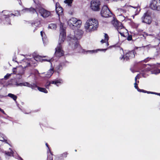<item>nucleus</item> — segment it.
<instances>
[{
	"label": "nucleus",
	"mask_w": 160,
	"mask_h": 160,
	"mask_svg": "<svg viewBox=\"0 0 160 160\" xmlns=\"http://www.w3.org/2000/svg\"><path fill=\"white\" fill-rule=\"evenodd\" d=\"M98 25L97 20L90 18L87 21L84 25V28L87 32H90L96 30Z\"/></svg>",
	"instance_id": "obj_1"
},
{
	"label": "nucleus",
	"mask_w": 160,
	"mask_h": 160,
	"mask_svg": "<svg viewBox=\"0 0 160 160\" xmlns=\"http://www.w3.org/2000/svg\"><path fill=\"white\" fill-rule=\"evenodd\" d=\"M83 34V32L81 30L78 29L74 31V35H70L68 36L69 40L73 42L74 44L75 42L76 45H78V43L77 42V40L80 39L81 36Z\"/></svg>",
	"instance_id": "obj_2"
},
{
	"label": "nucleus",
	"mask_w": 160,
	"mask_h": 160,
	"mask_svg": "<svg viewBox=\"0 0 160 160\" xmlns=\"http://www.w3.org/2000/svg\"><path fill=\"white\" fill-rule=\"evenodd\" d=\"M112 23L113 26L116 28L121 35L122 36L124 37V33L126 32L127 30L122 26L121 23L117 20L114 19L112 21Z\"/></svg>",
	"instance_id": "obj_3"
},
{
	"label": "nucleus",
	"mask_w": 160,
	"mask_h": 160,
	"mask_svg": "<svg viewBox=\"0 0 160 160\" xmlns=\"http://www.w3.org/2000/svg\"><path fill=\"white\" fill-rule=\"evenodd\" d=\"M82 23L81 21L75 18H72L68 21V25L72 29L80 27Z\"/></svg>",
	"instance_id": "obj_4"
},
{
	"label": "nucleus",
	"mask_w": 160,
	"mask_h": 160,
	"mask_svg": "<svg viewBox=\"0 0 160 160\" xmlns=\"http://www.w3.org/2000/svg\"><path fill=\"white\" fill-rule=\"evenodd\" d=\"M62 27L63 25L61 23L60 25V34L58 40V45H60L64 41L66 36L65 30Z\"/></svg>",
	"instance_id": "obj_5"
},
{
	"label": "nucleus",
	"mask_w": 160,
	"mask_h": 160,
	"mask_svg": "<svg viewBox=\"0 0 160 160\" xmlns=\"http://www.w3.org/2000/svg\"><path fill=\"white\" fill-rule=\"evenodd\" d=\"M101 13L102 17L105 18L111 16L112 14V13L106 5H104L102 7Z\"/></svg>",
	"instance_id": "obj_6"
},
{
	"label": "nucleus",
	"mask_w": 160,
	"mask_h": 160,
	"mask_svg": "<svg viewBox=\"0 0 160 160\" xmlns=\"http://www.w3.org/2000/svg\"><path fill=\"white\" fill-rule=\"evenodd\" d=\"M100 2L97 0H93L91 2L90 8L94 11H98L100 9Z\"/></svg>",
	"instance_id": "obj_7"
},
{
	"label": "nucleus",
	"mask_w": 160,
	"mask_h": 160,
	"mask_svg": "<svg viewBox=\"0 0 160 160\" xmlns=\"http://www.w3.org/2000/svg\"><path fill=\"white\" fill-rule=\"evenodd\" d=\"M150 7L153 10H160V0H152L150 4Z\"/></svg>",
	"instance_id": "obj_8"
},
{
	"label": "nucleus",
	"mask_w": 160,
	"mask_h": 160,
	"mask_svg": "<svg viewBox=\"0 0 160 160\" xmlns=\"http://www.w3.org/2000/svg\"><path fill=\"white\" fill-rule=\"evenodd\" d=\"M15 84L17 87H22L23 86H27L31 88L32 89H35V88L37 87V85L35 84H31L28 82L18 83L17 82H15Z\"/></svg>",
	"instance_id": "obj_9"
},
{
	"label": "nucleus",
	"mask_w": 160,
	"mask_h": 160,
	"mask_svg": "<svg viewBox=\"0 0 160 160\" xmlns=\"http://www.w3.org/2000/svg\"><path fill=\"white\" fill-rule=\"evenodd\" d=\"M25 69L21 66L17 67L16 68H13V72L15 74L17 73V74L20 75L21 77V76L24 73Z\"/></svg>",
	"instance_id": "obj_10"
},
{
	"label": "nucleus",
	"mask_w": 160,
	"mask_h": 160,
	"mask_svg": "<svg viewBox=\"0 0 160 160\" xmlns=\"http://www.w3.org/2000/svg\"><path fill=\"white\" fill-rule=\"evenodd\" d=\"M55 50V54L56 57H60L63 55L64 52L61 45H58Z\"/></svg>",
	"instance_id": "obj_11"
},
{
	"label": "nucleus",
	"mask_w": 160,
	"mask_h": 160,
	"mask_svg": "<svg viewBox=\"0 0 160 160\" xmlns=\"http://www.w3.org/2000/svg\"><path fill=\"white\" fill-rule=\"evenodd\" d=\"M134 52L133 51H132L127 52L125 55H123L121 58V59H123V60H128L130 58L134 57Z\"/></svg>",
	"instance_id": "obj_12"
},
{
	"label": "nucleus",
	"mask_w": 160,
	"mask_h": 160,
	"mask_svg": "<svg viewBox=\"0 0 160 160\" xmlns=\"http://www.w3.org/2000/svg\"><path fill=\"white\" fill-rule=\"evenodd\" d=\"M32 61L30 59H23L20 62L22 65L20 66L25 68L30 66V64L32 63Z\"/></svg>",
	"instance_id": "obj_13"
},
{
	"label": "nucleus",
	"mask_w": 160,
	"mask_h": 160,
	"mask_svg": "<svg viewBox=\"0 0 160 160\" xmlns=\"http://www.w3.org/2000/svg\"><path fill=\"white\" fill-rule=\"evenodd\" d=\"M142 22L150 24L151 22V18L147 13H145L142 18Z\"/></svg>",
	"instance_id": "obj_14"
},
{
	"label": "nucleus",
	"mask_w": 160,
	"mask_h": 160,
	"mask_svg": "<svg viewBox=\"0 0 160 160\" xmlns=\"http://www.w3.org/2000/svg\"><path fill=\"white\" fill-rule=\"evenodd\" d=\"M39 12L43 18H46L50 15V12L44 9L40 8L38 9Z\"/></svg>",
	"instance_id": "obj_15"
},
{
	"label": "nucleus",
	"mask_w": 160,
	"mask_h": 160,
	"mask_svg": "<svg viewBox=\"0 0 160 160\" xmlns=\"http://www.w3.org/2000/svg\"><path fill=\"white\" fill-rule=\"evenodd\" d=\"M56 11L59 17L63 14V9L58 2L56 4Z\"/></svg>",
	"instance_id": "obj_16"
},
{
	"label": "nucleus",
	"mask_w": 160,
	"mask_h": 160,
	"mask_svg": "<svg viewBox=\"0 0 160 160\" xmlns=\"http://www.w3.org/2000/svg\"><path fill=\"white\" fill-rule=\"evenodd\" d=\"M21 13H23L26 12H32V13H34L36 12V10L33 8H25V9H23L21 11Z\"/></svg>",
	"instance_id": "obj_17"
},
{
	"label": "nucleus",
	"mask_w": 160,
	"mask_h": 160,
	"mask_svg": "<svg viewBox=\"0 0 160 160\" xmlns=\"http://www.w3.org/2000/svg\"><path fill=\"white\" fill-rule=\"evenodd\" d=\"M104 39H102L101 41V42L102 43H106V45L107 46H108L109 44L108 42V39L109 37L108 35L106 33H104Z\"/></svg>",
	"instance_id": "obj_18"
},
{
	"label": "nucleus",
	"mask_w": 160,
	"mask_h": 160,
	"mask_svg": "<svg viewBox=\"0 0 160 160\" xmlns=\"http://www.w3.org/2000/svg\"><path fill=\"white\" fill-rule=\"evenodd\" d=\"M62 82V80L61 79H55L53 81H51V84H55L57 86L59 85V84H61Z\"/></svg>",
	"instance_id": "obj_19"
},
{
	"label": "nucleus",
	"mask_w": 160,
	"mask_h": 160,
	"mask_svg": "<svg viewBox=\"0 0 160 160\" xmlns=\"http://www.w3.org/2000/svg\"><path fill=\"white\" fill-rule=\"evenodd\" d=\"M2 16H3L5 18H8L10 16V15H13V14H11L10 15L9 14V12L7 11H4L2 12Z\"/></svg>",
	"instance_id": "obj_20"
},
{
	"label": "nucleus",
	"mask_w": 160,
	"mask_h": 160,
	"mask_svg": "<svg viewBox=\"0 0 160 160\" xmlns=\"http://www.w3.org/2000/svg\"><path fill=\"white\" fill-rule=\"evenodd\" d=\"M54 72L53 69L52 68L50 69L46 75V77L48 78H50Z\"/></svg>",
	"instance_id": "obj_21"
},
{
	"label": "nucleus",
	"mask_w": 160,
	"mask_h": 160,
	"mask_svg": "<svg viewBox=\"0 0 160 160\" xmlns=\"http://www.w3.org/2000/svg\"><path fill=\"white\" fill-rule=\"evenodd\" d=\"M130 7H132V10L135 12V14L134 15H137L140 11V8L139 7L133 8V7H131V6H130Z\"/></svg>",
	"instance_id": "obj_22"
},
{
	"label": "nucleus",
	"mask_w": 160,
	"mask_h": 160,
	"mask_svg": "<svg viewBox=\"0 0 160 160\" xmlns=\"http://www.w3.org/2000/svg\"><path fill=\"white\" fill-rule=\"evenodd\" d=\"M34 59L37 62H42L43 61V59H42V58L39 55L35 56Z\"/></svg>",
	"instance_id": "obj_23"
},
{
	"label": "nucleus",
	"mask_w": 160,
	"mask_h": 160,
	"mask_svg": "<svg viewBox=\"0 0 160 160\" xmlns=\"http://www.w3.org/2000/svg\"><path fill=\"white\" fill-rule=\"evenodd\" d=\"M57 25L55 24L51 23L49 24L48 28L52 29L55 30L57 28Z\"/></svg>",
	"instance_id": "obj_24"
},
{
	"label": "nucleus",
	"mask_w": 160,
	"mask_h": 160,
	"mask_svg": "<svg viewBox=\"0 0 160 160\" xmlns=\"http://www.w3.org/2000/svg\"><path fill=\"white\" fill-rule=\"evenodd\" d=\"M134 87L135 88H136L137 90L138 91L140 92H146V91H144V90H142V89H140L138 88V87L137 86L138 84L137 83V82H135V83L134 84Z\"/></svg>",
	"instance_id": "obj_25"
},
{
	"label": "nucleus",
	"mask_w": 160,
	"mask_h": 160,
	"mask_svg": "<svg viewBox=\"0 0 160 160\" xmlns=\"http://www.w3.org/2000/svg\"><path fill=\"white\" fill-rule=\"evenodd\" d=\"M36 88H37L38 90H39L40 92H44L45 93H48L47 90L45 88H40L39 87H38L37 86V87H36L35 88V89Z\"/></svg>",
	"instance_id": "obj_26"
},
{
	"label": "nucleus",
	"mask_w": 160,
	"mask_h": 160,
	"mask_svg": "<svg viewBox=\"0 0 160 160\" xmlns=\"http://www.w3.org/2000/svg\"><path fill=\"white\" fill-rule=\"evenodd\" d=\"M8 96L10 97L13 99V100L14 101H16L17 98V97L15 95L11 94V93H9L8 95Z\"/></svg>",
	"instance_id": "obj_27"
},
{
	"label": "nucleus",
	"mask_w": 160,
	"mask_h": 160,
	"mask_svg": "<svg viewBox=\"0 0 160 160\" xmlns=\"http://www.w3.org/2000/svg\"><path fill=\"white\" fill-rule=\"evenodd\" d=\"M158 68H160V64H159L158 66ZM160 73V69H156L154 70L152 72V73L153 74H158Z\"/></svg>",
	"instance_id": "obj_28"
},
{
	"label": "nucleus",
	"mask_w": 160,
	"mask_h": 160,
	"mask_svg": "<svg viewBox=\"0 0 160 160\" xmlns=\"http://www.w3.org/2000/svg\"><path fill=\"white\" fill-rule=\"evenodd\" d=\"M106 50H107V49H101V50L98 49L97 50H91V51H87V52H89L90 53H92L97 52V51L101 50V51H105Z\"/></svg>",
	"instance_id": "obj_29"
},
{
	"label": "nucleus",
	"mask_w": 160,
	"mask_h": 160,
	"mask_svg": "<svg viewBox=\"0 0 160 160\" xmlns=\"http://www.w3.org/2000/svg\"><path fill=\"white\" fill-rule=\"evenodd\" d=\"M72 1L73 0H65L64 2L65 3L67 4L68 5L71 6Z\"/></svg>",
	"instance_id": "obj_30"
},
{
	"label": "nucleus",
	"mask_w": 160,
	"mask_h": 160,
	"mask_svg": "<svg viewBox=\"0 0 160 160\" xmlns=\"http://www.w3.org/2000/svg\"><path fill=\"white\" fill-rule=\"evenodd\" d=\"M40 33H41V36L42 38V39L43 41L44 39H45L46 38V36L45 34V33L42 31L40 32Z\"/></svg>",
	"instance_id": "obj_31"
},
{
	"label": "nucleus",
	"mask_w": 160,
	"mask_h": 160,
	"mask_svg": "<svg viewBox=\"0 0 160 160\" xmlns=\"http://www.w3.org/2000/svg\"><path fill=\"white\" fill-rule=\"evenodd\" d=\"M12 74V73H7L5 76H4V79L6 80L8 79L11 76Z\"/></svg>",
	"instance_id": "obj_32"
},
{
	"label": "nucleus",
	"mask_w": 160,
	"mask_h": 160,
	"mask_svg": "<svg viewBox=\"0 0 160 160\" xmlns=\"http://www.w3.org/2000/svg\"><path fill=\"white\" fill-rule=\"evenodd\" d=\"M40 24V22L39 21L37 23H35L34 24H32V26L33 27H35V26H38Z\"/></svg>",
	"instance_id": "obj_33"
},
{
	"label": "nucleus",
	"mask_w": 160,
	"mask_h": 160,
	"mask_svg": "<svg viewBox=\"0 0 160 160\" xmlns=\"http://www.w3.org/2000/svg\"><path fill=\"white\" fill-rule=\"evenodd\" d=\"M118 12H120L122 14L124 13H125L126 11L125 10L123 9H122L119 8L118 9Z\"/></svg>",
	"instance_id": "obj_34"
},
{
	"label": "nucleus",
	"mask_w": 160,
	"mask_h": 160,
	"mask_svg": "<svg viewBox=\"0 0 160 160\" xmlns=\"http://www.w3.org/2000/svg\"><path fill=\"white\" fill-rule=\"evenodd\" d=\"M51 84V81L50 82H48L46 84V85H45V87H46L48 88L49 87V86H50V84Z\"/></svg>",
	"instance_id": "obj_35"
},
{
	"label": "nucleus",
	"mask_w": 160,
	"mask_h": 160,
	"mask_svg": "<svg viewBox=\"0 0 160 160\" xmlns=\"http://www.w3.org/2000/svg\"><path fill=\"white\" fill-rule=\"evenodd\" d=\"M6 154L9 156H11L13 155V152L12 151L10 152H7L6 153Z\"/></svg>",
	"instance_id": "obj_36"
},
{
	"label": "nucleus",
	"mask_w": 160,
	"mask_h": 160,
	"mask_svg": "<svg viewBox=\"0 0 160 160\" xmlns=\"http://www.w3.org/2000/svg\"><path fill=\"white\" fill-rule=\"evenodd\" d=\"M46 146H47V147L48 148V152H50V154H51V156H52V154L51 152V151H50V149H49V148L48 145V143H46Z\"/></svg>",
	"instance_id": "obj_37"
},
{
	"label": "nucleus",
	"mask_w": 160,
	"mask_h": 160,
	"mask_svg": "<svg viewBox=\"0 0 160 160\" xmlns=\"http://www.w3.org/2000/svg\"><path fill=\"white\" fill-rule=\"evenodd\" d=\"M146 91V92H147L148 93H151V94H158V95L159 94H158L157 93H156V92H147Z\"/></svg>",
	"instance_id": "obj_38"
},
{
	"label": "nucleus",
	"mask_w": 160,
	"mask_h": 160,
	"mask_svg": "<svg viewBox=\"0 0 160 160\" xmlns=\"http://www.w3.org/2000/svg\"><path fill=\"white\" fill-rule=\"evenodd\" d=\"M132 39V36H129L127 38V40L128 41L131 40Z\"/></svg>",
	"instance_id": "obj_39"
},
{
	"label": "nucleus",
	"mask_w": 160,
	"mask_h": 160,
	"mask_svg": "<svg viewBox=\"0 0 160 160\" xmlns=\"http://www.w3.org/2000/svg\"><path fill=\"white\" fill-rule=\"evenodd\" d=\"M138 75H137L135 78V81L137 82V80L138 78Z\"/></svg>",
	"instance_id": "obj_40"
},
{
	"label": "nucleus",
	"mask_w": 160,
	"mask_h": 160,
	"mask_svg": "<svg viewBox=\"0 0 160 160\" xmlns=\"http://www.w3.org/2000/svg\"><path fill=\"white\" fill-rule=\"evenodd\" d=\"M149 60V59L148 58L146 59H145L144 60V61L145 62H147Z\"/></svg>",
	"instance_id": "obj_41"
},
{
	"label": "nucleus",
	"mask_w": 160,
	"mask_h": 160,
	"mask_svg": "<svg viewBox=\"0 0 160 160\" xmlns=\"http://www.w3.org/2000/svg\"><path fill=\"white\" fill-rule=\"evenodd\" d=\"M16 58L15 57L13 58L12 60L14 61H15V62H17V61H16Z\"/></svg>",
	"instance_id": "obj_42"
},
{
	"label": "nucleus",
	"mask_w": 160,
	"mask_h": 160,
	"mask_svg": "<svg viewBox=\"0 0 160 160\" xmlns=\"http://www.w3.org/2000/svg\"><path fill=\"white\" fill-rule=\"evenodd\" d=\"M0 111L2 112L3 113H4V111L3 110L0 108Z\"/></svg>",
	"instance_id": "obj_43"
},
{
	"label": "nucleus",
	"mask_w": 160,
	"mask_h": 160,
	"mask_svg": "<svg viewBox=\"0 0 160 160\" xmlns=\"http://www.w3.org/2000/svg\"><path fill=\"white\" fill-rule=\"evenodd\" d=\"M50 160H52V158L51 157L49 159Z\"/></svg>",
	"instance_id": "obj_44"
},
{
	"label": "nucleus",
	"mask_w": 160,
	"mask_h": 160,
	"mask_svg": "<svg viewBox=\"0 0 160 160\" xmlns=\"http://www.w3.org/2000/svg\"><path fill=\"white\" fill-rule=\"evenodd\" d=\"M6 24H10V23L8 22V23H6Z\"/></svg>",
	"instance_id": "obj_45"
},
{
	"label": "nucleus",
	"mask_w": 160,
	"mask_h": 160,
	"mask_svg": "<svg viewBox=\"0 0 160 160\" xmlns=\"http://www.w3.org/2000/svg\"><path fill=\"white\" fill-rule=\"evenodd\" d=\"M43 61H47L46 60H45V59H43ZM48 61V60H47V61Z\"/></svg>",
	"instance_id": "obj_46"
},
{
	"label": "nucleus",
	"mask_w": 160,
	"mask_h": 160,
	"mask_svg": "<svg viewBox=\"0 0 160 160\" xmlns=\"http://www.w3.org/2000/svg\"><path fill=\"white\" fill-rule=\"evenodd\" d=\"M132 16L133 17V18H134V15H132Z\"/></svg>",
	"instance_id": "obj_47"
},
{
	"label": "nucleus",
	"mask_w": 160,
	"mask_h": 160,
	"mask_svg": "<svg viewBox=\"0 0 160 160\" xmlns=\"http://www.w3.org/2000/svg\"><path fill=\"white\" fill-rule=\"evenodd\" d=\"M153 65H153V64H152L151 66H153Z\"/></svg>",
	"instance_id": "obj_48"
},
{
	"label": "nucleus",
	"mask_w": 160,
	"mask_h": 160,
	"mask_svg": "<svg viewBox=\"0 0 160 160\" xmlns=\"http://www.w3.org/2000/svg\"><path fill=\"white\" fill-rule=\"evenodd\" d=\"M137 82H138V83H139V81H138Z\"/></svg>",
	"instance_id": "obj_49"
}]
</instances>
